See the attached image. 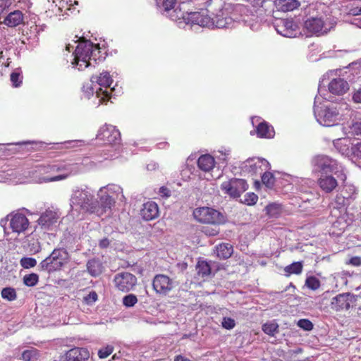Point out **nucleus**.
<instances>
[{
    "instance_id": "nucleus-46",
    "label": "nucleus",
    "mask_w": 361,
    "mask_h": 361,
    "mask_svg": "<svg viewBox=\"0 0 361 361\" xmlns=\"http://www.w3.org/2000/svg\"><path fill=\"white\" fill-rule=\"evenodd\" d=\"M298 326L305 331H310L313 329V324L311 321L307 319H300L298 322Z\"/></svg>"
},
{
    "instance_id": "nucleus-5",
    "label": "nucleus",
    "mask_w": 361,
    "mask_h": 361,
    "mask_svg": "<svg viewBox=\"0 0 361 361\" xmlns=\"http://www.w3.org/2000/svg\"><path fill=\"white\" fill-rule=\"evenodd\" d=\"M193 216L198 222L205 224L219 226L226 222V218L221 212L208 207L196 208Z\"/></svg>"
},
{
    "instance_id": "nucleus-18",
    "label": "nucleus",
    "mask_w": 361,
    "mask_h": 361,
    "mask_svg": "<svg viewBox=\"0 0 361 361\" xmlns=\"http://www.w3.org/2000/svg\"><path fill=\"white\" fill-rule=\"evenodd\" d=\"M298 25L289 19H283L277 25L276 30L286 37H294L297 35Z\"/></svg>"
},
{
    "instance_id": "nucleus-36",
    "label": "nucleus",
    "mask_w": 361,
    "mask_h": 361,
    "mask_svg": "<svg viewBox=\"0 0 361 361\" xmlns=\"http://www.w3.org/2000/svg\"><path fill=\"white\" fill-rule=\"evenodd\" d=\"M1 297L8 301L15 300L17 298L16 291L13 288H4L1 290Z\"/></svg>"
},
{
    "instance_id": "nucleus-4",
    "label": "nucleus",
    "mask_w": 361,
    "mask_h": 361,
    "mask_svg": "<svg viewBox=\"0 0 361 361\" xmlns=\"http://www.w3.org/2000/svg\"><path fill=\"white\" fill-rule=\"evenodd\" d=\"M71 206L78 207L85 213H94L99 207V202L85 189H76L71 198Z\"/></svg>"
},
{
    "instance_id": "nucleus-49",
    "label": "nucleus",
    "mask_w": 361,
    "mask_h": 361,
    "mask_svg": "<svg viewBox=\"0 0 361 361\" xmlns=\"http://www.w3.org/2000/svg\"><path fill=\"white\" fill-rule=\"evenodd\" d=\"M351 132L356 135H361V120L354 122L351 127Z\"/></svg>"
},
{
    "instance_id": "nucleus-56",
    "label": "nucleus",
    "mask_w": 361,
    "mask_h": 361,
    "mask_svg": "<svg viewBox=\"0 0 361 361\" xmlns=\"http://www.w3.org/2000/svg\"><path fill=\"white\" fill-rule=\"evenodd\" d=\"M109 240L106 238L102 239L99 243V245L101 248H106L109 247Z\"/></svg>"
},
{
    "instance_id": "nucleus-64",
    "label": "nucleus",
    "mask_w": 361,
    "mask_h": 361,
    "mask_svg": "<svg viewBox=\"0 0 361 361\" xmlns=\"http://www.w3.org/2000/svg\"><path fill=\"white\" fill-rule=\"evenodd\" d=\"M112 359H113V360L116 359V355H113Z\"/></svg>"
},
{
    "instance_id": "nucleus-35",
    "label": "nucleus",
    "mask_w": 361,
    "mask_h": 361,
    "mask_svg": "<svg viewBox=\"0 0 361 361\" xmlns=\"http://www.w3.org/2000/svg\"><path fill=\"white\" fill-rule=\"evenodd\" d=\"M275 177L271 172L265 171L262 176V182L269 188H272L275 184Z\"/></svg>"
},
{
    "instance_id": "nucleus-48",
    "label": "nucleus",
    "mask_w": 361,
    "mask_h": 361,
    "mask_svg": "<svg viewBox=\"0 0 361 361\" xmlns=\"http://www.w3.org/2000/svg\"><path fill=\"white\" fill-rule=\"evenodd\" d=\"M98 299V295L95 291H91L88 295L83 298L84 302L87 305H92Z\"/></svg>"
},
{
    "instance_id": "nucleus-3",
    "label": "nucleus",
    "mask_w": 361,
    "mask_h": 361,
    "mask_svg": "<svg viewBox=\"0 0 361 361\" xmlns=\"http://www.w3.org/2000/svg\"><path fill=\"white\" fill-rule=\"evenodd\" d=\"M100 53L98 44H94L90 41L80 42L74 52L73 65H75L79 71H83L92 65L91 61L96 62L99 60L97 56Z\"/></svg>"
},
{
    "instance_id": "nucleus-6",
    "label": "nucleus",
    "mask_w": 361,
    "mask_h": 361,
    "mask_svg": "<svg viewBox=\"0 0 361 361\" xmlns=\"http://www.w3.org/2000/svg\"><path fill=\"white\" fill-rule=\"evenodd\" d=\"M68 255L64 249H54L49 257L41 262L40 267L49 272L59 270L65 264Z\"/></svg>"
},
{
    "instance_id": "nucleus-63",
    "label": "nucleus",
    "mask_w": 361,
    "mask_h": 361,
    "mask_svg": "<svg viewBox=\"0 0 361 361\" xmlns=\"http://www.w3.org/2000/svg\"><path fill=\"white\" fill-rule=\"evenodd\" d=\"M3 57V52L0 51V59Z\"/></svg>"
},
{
    "instance_id": "nucleus-20",
    "label": "nucleus",
    "mask_w": 361,
    "mask_h": 361,
    "mask_svg": "<svg viewBox=\"0 0 361 361\" xmlns=\"http://www.w3.org/2000/svg\"><path fill=\"white\" fill-rule=\"evenodd\" d=\"M140 215L145 221H151L158 217L159 207L156 202L149 201L143 204Z\"/></svg>"
},
{
    "instance_id": "nucleus-58",
    "label": "nucleus",
    "mask_w": 361,
    "mask_h": 361,
    "mask_svg": "<svg viewBox=\"0 0 361 361\" xmlns=\"http://www.w3.org/2000/svg\"><path fill=\"white\" fill-rule=\"evenodd\" d=\"M278 209L276 204H269L267 207V213L270 215H273V211Z\"/></svg>"
},
{
    "instance_id": "nucleus-26",
    "label": "nucleus",
    "mask_w": 361,
    "mask_h": 361,
    "mask_svg": "<svg viewBox=\"0 0 361 361\" xmlns=\"http://www.w3.org/2000/svg\"><path fill=\"white\" fill-rule=\"evenodd\" d=\"M197 166L202 171L209 172L214 169L215 160L210 154H203L198 158Z\"/></svg>"
},
{
    "instance_id": "nucleus-1",
    "label": "nucleus",
    "mask_w": 361,
    "mask_h": 361,
    "mask_svg": "<svg viewBox=\"0 0 361 361\" xmlns=\"http://www.w3.org/2000/svg\"><path fill=\"white\" fill-rule=\"evenodd\" d=\"M189 1H157L159 11L173 20L183 19L187 23L198 25L201 27L223 28L232 21L245 20L247 18L260 16L271 13L264 8L266 1H246L244 4H233L227 1H206L205 9L198 11H189Z\"/></svg>"
},
{
    "instance_id": "nucleus-21",
    "label": "nucleus",
    "mask_w": 361,
    "mask_h": 361,
    "mask_svg": "<svg viewBox=\"0 0 361 361\" xmlns=\"http://www.w3.org/2000/svg\"><path fill=\"white\" fill-rule=\"evenodd\" d=\"M89 357V351L85 348H73L66 353V361H87Z\"/></svg>"
},
{
    "instance_id": "nucleus-38",
    "label": "nucleus",
    "mask_w": 361,
    "mask_h": 361,
    "mask_svg": "<svg viewBox=\"0 0 361 361\" xmlns=\"http://www.w3.org/2000/svg\"><path fill=\"white\" fill-rule=\"evenodd\" d=\"M137 302V298L134 294H128L123 298V304L127 307H133Z\"/></svg>"
},
{
    "instance_id": "nucleus-57",
    "label": "nucleus",
    "mask_w": 361,
    "mask_h": 361,
    "mask_svg": "<svg viewBox=\"0 0 361 361\" xmlns=\"http://www.w3.org/2000/svg\"><path fill=\"white\" fill-rule=\"evenodd\" d=\"M348 13L350 15H353V16L360 15V14H361V7L360 8L355 7V8H351L349 11Z\"/></svg>"
},
{
    "instance_id": "nucleus-31",
    "label": "nucleus",
    "mask_w": 361,
    "mask_h": 361,
    "mask_svg": "<svg viewBox=\"0 0 361 361\" xmlns=\"http://www.w3.org/2000/svg\"><path fill=\"white\" fill-rule=\"evenodd\" d=\"M196 271L199 276L204 278L211 274V267L207 261L199 260L196 264Z\"/></svg>"
},
{
    "instance_id": "nucleus-7",
    "label": "nucleus",
    "mask_w": 361,
    "mask_h": 361,
    "mask_svg": "<svg viewBox=\"0 0 361 361\" xmlns=\"http://www.w3.org/2000/svg\"><path fill=\"white\" fill-rule=\"evenodd\" d=\"M334 25L330 22H326L322 18L311 17L304 23L305 30L310 35L321 36L327 34Z\"/></svg>"
},
{
    "instance_id": "nucleus-22",
    "label": "nucleus",
    "mask_w": 361,
    "mask_h": 361,
    "mask_svg": "<svg viewBox=\"0 0 361 361\" xmlns=\"http://www.w3.org/2000/svg\"><path fill=\"white\" fill-rule=\"evenodd\" d=\"M328 87L331 93L336 95H342L348 90L349 85L344 79L338 78L333 79L329 82Z\"/></svg>"
},
{
    "instance_id": "nucleus-51",
    "label": "nucleus",
    "mask_w": 361,
    "mask_h": 361,
    "mask_svg": "<svg viewBox=\"0 0 361 361\" xmlns=\"http://www.w3.org/2000/svg\"><path fill=\"white\" fill-rule=\"evenodd\" d=\"M346 264L353 267H360L361 266V257L358 256L353 257Z\"/></svg>"
},
{
    "instance_id": "nucleus-41",
    "label": "nucleus",
    "mask_w": 361,
    "mask_h": 361,
    "mask_svg": "<svg viewBox=\"0 0 361 361\" xmlns=\"http://www.w3.org/2000/svg\"><path fill=\"white\" fill-rule=\"evenodd\" d=\"M38 356V350L32 348L24 350L22 353V359L24 361H30L33 357Z\"/></svg>"
},
{
    "instance_id": "nucleus-60",
    "label": "nucleus",
    "mask_w": 361,
    "mask_h": 361,
    "mask_svg": "<svg viewBox=\"0 0 361 361\" xmlns=\"http://www.w3.org/2000/svg\"><path fill=\"white\" fill-rule=\"evenodd\" d=\"M174 361H192L181 355H178L174 357Z\"/></svg>"
},
{
    "instance_id": "nucleus-17",
    "label": "nucleus",
    "mask_w": 361,
    "mask_h": 361,
    "mask_svg": "<svg viewBox=\"0 0 361 361\" xmlns=\"http://www.w3.org/2000/svg\"><path fill=\"white\" fill-rule=\"evenodd\" d=\"M339 112L334 106H324L319 112V121L324 126H331L338 120Z\"/></svg>"
},
{
    "instance_id": "nucleus-25",
    "label": "nucleus",
    "mask_w": 361,
    "mask_h": 361,
    "mask_svg": "<svg viewBox=\"0 0 361 361\" xmlns=\"http://www.w3.org/2000/svg\"><path fill=\"white\" fill-rule=\"evenodd\" d=\"M23 21V14L20 11L16 10L11 12L4 20V23L8 27H15Z\"/></svg>"
},
{
    "instance_id": "nucleus-12",
    "label": "nucleus",
    "mask_w": 361,
    "mask_h": 361,
    "mask_svg": "<svg viewBox=\"0 0 361 361\" xmlns=\"http://www.w3.org/2000/svg\"><path fill=\"white\" fill-rule=\"evenodd\" d=\"M97 137L98 140L103 141L105 144L113 145L120 140L121 133L115 126L106 124L100 128Z\"/></svg>"
},
{
    "instance_id": "nucleus-52",
    "label": "nucleus",
    "mask_w": 361,
    "mask_h": 361,
    "mask_svg": "<svg viewBox=\"0 0 361 361\" xmlns=\"http://www.w3.org/2000/svg\"><path fill=\"white\" fill-rule=\"evenodd\" d=\"M352 151L355 156L361 158V142L355 144L352 147Z\"/></svg>"
},
{
    "instance_id": "nucleus-23",
    "label": "nucleus",
    "mask_w": 361,
    "mask_h": 361,
    "mask_svg": "<svg viewBox=\"0 0 361 361\" xmlns=\"http://www.w3.org/2000/svg\"><path fill=\"white\" fill-rule=\"evenodd\" d=\"M274 8L272 9V16L278 18L276 13L278 12L286 13L293 11L300 6V1H273Z\"/></svg>"
},
{
    "instance_id": "nucleus-34",
    "label": "nucleus",
    "mask_w": 361,
    "mask_h": 361,
    "mask_svg": "<svg viewBox=\"0 0 361 361\" xmlns=\"http://www.w3.org/2000/svg\"><path fill=\"white\" fill-rule=\"evenodd\" d=\"M305 285L312 290H317L320 288L321 282L316 276H310L306 278Z\"/></svg>"
},
{
    "instance_id": "nucleus-54",
    "label": "nucleus",
    "mask_w": 361,
    "mask_h": 361,
    "mask_svg": "<svg viewBox=\"0 0 361 361\" xmlns=\"http://www.w3.org/2000/svg\"><path fill=\"white\" fill-rule=\"evenodd\" d=\"M318 7V3L317 2H312L307 5L305 9L304 12L305 15H310L311 14V10H314Z\"/></svg>"
},
{
    "instance_id": "nucleus-14",
    "label": "nucleus",
    "mask_w": 361,
    "mask_h": 361,
    "mask_svg": "<svg viewBox=\"0 0 361 361\" xmlns=\"http://www.w3.org/2000/svg\"><path fill=\"white\" fill-rule=\"evenodd\" d=\"M270 168L269 163L264 159L252 158L245 162V171L251 175L262 174Z\"/></svg>"
},
{
    "instance_id": "nucleus-8",
    "label": "nucleus",
    "mask_w": 361,
    "mask_h": 361,
    "mask_svg": "<svg viewBox=\"0 0 361 361\" xmlns=\"http://www.w3.org/2000/svg\"><path fill=\"white\" fill-rule=\"evenodd\" d=\"M93 79H95V82L100 86L96 90V96L99 99V103L107 102L111 98V92L109 91V88L113 82L109 73L107 71L102 72L99 76L92 77V82Z\"/></svg>"
},
{
    "instance_id": "nucleus-62",
    "label": "nucleus",
    "mask_w": 361,
    "mask_h": 361,
    "mask_svg": "<svg viewBox=\"0 0 361 361\" xmlns=\"http://www.w3.org/2000/svg\"><path fill=\"white\" fill-rule=\"evenodd\" d=\"M290 288H293L294 290L296 288L295 286L291 282L289 285L286 288L285 291H287Z\"/></svg>"
},
{
    "instance_id": "nucleus-42",
    "label": "nucleus",
    "mask_w": 361,
    "mask_h": 361,
    "mask_svg": "<svg viewBox=\"0 0 361 361\" xmlns=\"http://www.w3.org/2000/svg\"><path fill=\"white\" fill-rule=\"evenodd\" d=\"M10 80L15 87H20L23 82V76L18 72H13L11 74Z\"/></svg>"
},
{
    "instance_id": "nucleus-27",
    "label": "nucleus",
    "mask_w": 361,
    "mask_h": 361,
    "mask_svg": "<svg viewBox=\"0 0 361 361\" xmlns=\"http://www.w3.org/2000/svg\"><path fill=\"white\" fill-rule=\"evenodd\" d=\"M256 133L259 137L268 139L273 137L275 133L274 128L266 121L257 125Z\"/></svg>"
},
{
    "instance_id": "nucleus-39",
    "label": "nucleus",
    "mask_w": 361,
    "mask_h": 361,
    "mask_svg": "<svg viewBox=\"0 0 361 361\" xmlns=\"http://www.w3.org/2000/svg\"><path fill=\"white\" fill-rule=\"evenodd\" d=\"M341 192L345 195H350V200H354L357 194L356 188L353 185H345Z\"/></svg>"
},
{
    "instance_id": "nucleus-47",
    "label": "nucleus",
    "mask_w": 361,
    "mask_h": 361,
    "mask_svg": "<svg viewBox=\"0 0 361 361\" xmlns=\"http://www.w3.org/2000/svg\"><path fill=\"white\" fill-rule=\"evenodd\" d=\"M221 325L223 328L230 330L235 327V322L231 317H224Z\"/></svg>"
},
{
    "instance_id": "nucleus-44",
    "label": "nucleus",
    "mask_w": 361,
    "mask_h": 361,
    "mask_svg": "<svg viewBox=\"0 0 361 361\" xmlns=\"http://www.w3.org/2000/svg\"><path fill=\"white\" fill-rule=\"evenodd\" d=\"M20 264L25 269H30L37 264V261L32 257H23L20 260Z\"/></svg>"
},
{
    "instance_id": "nucleus-32",
    "label": "nucleus",
    "mask_w": 361,
    "mask_h": 361,
    "mask_svg": "<svg viewBox=\"0 0 361 361\" xmlns=\"http://www.w3.org/2000/svg\"><path fill=\"white\" fill-rule=\"evenodd\" d=\"M302 262H295L290 265L286 266L284 268V271L286 272V276H289L291 274H300L302 271Z\"/></svg>"
},
{
    "instance_id": "nucleus-53",
    "label": "nucleus",
    "mask_w": 361,
    "mask_h": 361,
    "mask_svg": "<svg viewBox=\"0 0 361 361\" xmlns=\"http://www.w3.org/2000/svg\"><path fill=\"white\" fill-rule=\"evenodd\" d=\"M159 194L163 197H169L171 196V190L166 186H161L159 188Z\"/></svg>"
},
{
    "instance_id": "nucleus-61",
    "label": "nucleus",
    "mask_w": 361,
    "mask_h": 361,
    "mask_svg": "<svg viewBox=\"0 0 361 361\" xmlns=\"http://www.w3.org/2000/svg\"><path fill=\"white\" fill-rule=\"evenodd\" d=\"M6 6V4H5V1H0V14L5 9Z\"/></svg>"
},
{
    "instance_id": "nucleus-13",
    "label": "nucleus",
    "mask_w": 361,
    "mask_h": 361,
    "mask_svg": "<svg viewBox=\"0 0 361 361\" xmlns=\"http://www.w3.org/2000/svg\"><path fill=\"white\" fill-rule=\"evenodd\" d=\"M314 164L317 170L322 173V174L330 173H336L338 171L339 166L338 162L324 155H319L314 159Z\"/></svg>"
},
{
    "instance_id": "nucleus-43",
    "label": "nucleus",
    "mask_w": 361,
    "mask_h": 361,
    "mask_svg": "<svg viewBox=\"0 0 361 361\" xmlns=\"http://www.w3.org/2000/svg\"><path fill=\"white\" fill-rule=\"evenodd\" d=\"M113 351L114 347L112 345H108L99 350L98 356L101 359H104L109 356L113 353Z\"/></svg>"
},
{
    "instance_id": "nucleus-9",
    "label": "nucleus",
    "mask_w": 361,
    "mask_h": 361,
    "mask_svg": "<svg viewBox=\"0 0 361 361\" xmlns=\"http://www.w3.org/2000/svg\"><path fill=\"white\" fill-rule=\"evenodd\" d=\"M248 188L246 181L240 178H231L221 185V189L225 194L233 197H238Z\"/></svg>"
},
{
    "instance_id": "nucleus-19",
    "label": "nucleus",
    "mask_w": 361,
    "mask_h": 361,
    "mask_svg": "<svg viewBox=\"0 0 361 361\" xmlns=\"http://www.w3.org/2000/svg\"><path fill=\"white\" fill-rule=\"evenodd\" d=\"M319 188L326 193H331L338 186L337 180L331 175L322 174L317 180Z\"/></svg>"
},
{
    "instance_id": "nucleus-10",
    "label": "nucleus",
    "mask_w": 361,
    "mask_h": 361,
    "mask_svg": "<svg viewBox=\"0 0 361 361\" xmlns=\"http://www.w3.org/2000/svg\"><path fill=\"white\" fill-rule=\"evenodd\" d=\"M152 287L157 294L165 296L174 288V282L167 275L157 274L152 280Z\"/></svg>"
},
{
    "instance_id": "nucleus-15",
    "label": "nucleus",
    "mask_w": 361,
    "mask_h": 361,
    "mask_svg": "<svg viewBox=\"0 0 361 361\" xmlns=\"http://www.w3.org/2000/svg\"><path fill=\"white\" fill-rule=\"evenodd\" d=\"M355 300L354 295L349 293L338 294L331 299L330 307L336 312L348 310Z\"/></svg>"
},
{
    "instance_id": "nucleus-30",
    "label": "nucleus",
    "mask_w": 361,
    "mask_h": 361,
    "mask_svg": "<svg viewBox=\"0 0 361 361\" xmlns=\"http://www.w3.org/2000/svg\"><path fill=\"white\" fill-rule=\"evenodd\" d=\"M104 188H105L104 187L99 190V202L103 209H111V207L114 204L115 201L111 196H110L106 191H104Z\"/></svg>"
},
{
    "instance_id": "nucleus-33",
    "label": "nucleus",
    "mask_w": 361,
    "mask_h": 361,
    "mask_svg": "<svg viewBox=\"0 0 361 361\" xmlns=\"http://www.w3.org/2000/svg\"><path fill=\"white\" fill-rule=\"evenodd\" d=\"M262 331L267 335L274 336L279 332V325L276 322H267L262 325Z\"/></svg>"
},
{
    "instance_id": "nucleus-11",
    "label": "nucleus",
    "mask_w": 361,
    "mask_h": 361,
    "mask_svg": "<svg viewBox=\"0 0 361 361\" xmlns=\"http://www.w3.org/2000/svg\"><path fill=\"white\" fill-rule=\"evenodd\" d=\"M114 282L119 290L128 292L135 286L137 278L131 273L121 272L115 276Z\"/></svg>"
},
{
    "instance_id": "nucleus-45",
    "label": "nucleus",
    "mask_w": 361,
    "mask_h": 361,
    "mask_svg": "<svg viewBox=\"0 0 361 361\" xmlns=\"http://www.w3.org/2000/svg\"><path fill=\"white\" fill-rule=\"evenodd\" d=\"M258 200V196L254 192H247L245 195L244 202L247 205H254Z\"/></svg>"
},
{
    "instance_id": "nucleus-29",
    "label": "nucleus",
    "mask_w": 361,
    "mask_h": 361,
    "mask_svg": "<svg viewBox=\"0 0 361 361\" xmlns=\"http://www.w3.org/2000/svg\"><path fill=\"white\" fill-rule=\"evenodd\" d=\"M38 224L44 227H49L56 222V214L51 211H46L38 219Z\"/></svg>"
},
{
    "instance_id": "nucleus-24",
    "label": "nucleus",
    "mask_w": 361,
    "mask_h": 361,
    "mask_svg": "<svg viewBox=\"0 0 361 361\" xmlns=\"http://www.w3.org/2000/svg\"><path fill=\"white\" fill-rule=\"evenodd\" d=\"M214 252L220 259H227L233 255V247L229 243H222L215 246Z\"/></svg>"
},
{
    "instance_id": "nucleus-28",
    "label": "nucleus",
    "mask_w": 361,
    "mask_h": 361,
    "mask_svg": "<svg viewBox=\"0 0 361 361\" xmlns=\"http://www.w3.org/2000/svg\"><path fill=\"white\" fill-rule=\"evenodd\" d=\"M87 269L91 276L95 277L103 272L104 266L99 259L94 258L87 261Z\"/></svg>"
},
{
    "instance_id": "nucleus-50",
    "label": "nucleus",
    "mask_w": 361,
    "mask_h": 361,
    "mask_svg": "<svg viewBox=\"0 0 361 361\" xmlns=\"http://www.w3.org/2000/svg\"><path fill=\"white\" fill-rule=\"evenodd\" d=\"M202 231L209 236H215L219 233V228L215 226L214 228L204 227Z\"/></svg>"
},
{
    "instance_id": "nucleus-40",
    "label": "nucleus",
    "mask_w": 361,
    "mask_h": 361,
    "mask_svg": "<svg viewBox=\"0 0 361 361\" xmlns=\"http://www.w3.org/2000/svg\"><path fill=\"white\" fill-rule=\"evenodd\" d=\"M350 195H345L341 192L338 193L335 197V202L338 208H341L345 206L346 200H350Z\"/></svg>"
},
{
    "instance_id": "nucleus-55",
    "label": "nucleus",
    "mask_w": 361,
    "mask_h": 361,
    "mask_svg": "<svg viewBox=\"0 0 361 361\" xmlns=\"http://www.w3.org/2000/svg\"><path fill=\"white\" fill-rule=\"evenodd\" d=\"M353 99L356 103H361V88L355 92Z\"/></svg>"
},
{
    "instance_id": "nucleus-37",
    "label": "nucleus",
    "mask_w": 361,
    "mask_h": 361,
    "mask_svg": "<svg viewBox=\"0 0 361 361\" xmlns=\"http://www.w3.org/2000/svg\"><path fill=\"white\" fill-rule=\"evenodd\" d=\"M39 280L38 275L36 274H30L25 275L23 278V282L27 286H35Z\"/></svg>"
},
{
    "instance_id": "nucleus-59",
    "label": "nucleus",
    "mask_w": 361,
    "mask_h": 361,
    "mask_svg": "<svg viewBox=\"0 0 361 361\" xmlns=\"http://www.w3.org/2000/svg\"><path fill=\"white\" fill-rule=\"evenodd\" d=\"M68 1H59V10L61 12L62 11V8H61V6H62V7H63V6H63V4H66V6L67 7V8H66L67 10H70V8H69V7H68V6H69L72 5V4H68Z\"/></svg>"
},
{
    "instance_id": "nucleus-16",
    "label": "nucleus",
    "mask_w": 361,
    "mask_h": 361,
    "mask_svg": "<svg viewBox=\"0 0 361 361\" xmlns=\"http://www.w3.org/2000/svg\"><path fill=\"white\" fill-rule=\"evenodd\" d=\"M10 221V228L13 232L20 233L26 231L30 222L27 216L22 213H11L7 216Z\"/></svg>"
},
{
    "instance_id": "nucleus-2",
    "label": "nucleus",
    "mask_w": 361,
    "mask_h": 361,
    "mask_svg": "<svg viewBox=\"0 0 361 361\" xmlns=\"http://www.w3.org/2000/svg\"><path fill=\"white\" fill-rule=\"evenodd\" d=\"M77 164H66L54 162L38 166L39 172L45 176L40 178L41 183H51L64 180L71 176L76 175L78 170L75 169Z\"/></svg>"
}]
</instances>
